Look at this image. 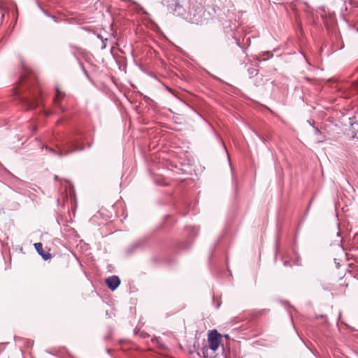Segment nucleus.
<instances>
[{
	"mask_svg": "<svg viewBox=\"0 0 358 358\" xmlns=\"http://www.w3.org/2000/svg\"><path fill=\"white\" fill-rule=\"evenodd\" d=\"M357 30H358V27H357Z\"/></svg>",
	"mask_w": 358,
	"mask_h": 358,
	"instance_id": "11",
	"label": "nucleus"
},
{
	"mask_svg": "<svg viewBox=\"0 0 358 358\" xmlns=\"http://www.w3.org/2000/svg\"><path fill=\"white\" fill-rule=\"evenodd\" d=\"M221 336L217 332L216 330L212 331L208 334V345H206L212 350H217L220 345Z\"/></svg>",
	"mask_w": 358,
	"mask_h": 358,
	"instance_id": "1",
	"label": "nucleus"
},
{
	"mask_svg": "<svg viewBox=\"0 0 358 358\" xmlns=\"http://www.w3.org/2000/svg\"><path fill=\"white\" fill-rule=\"evenodd\" d=\"M83 150V147H81L80 148H75V150Z\"/></svg>",
	"mask_w": 358,
	"mask_h": 358,
	"instance_id": "7",
	"label": "nucleus"
},
{
	"mask_svg": "<svg viewBox=\"0 0 358 358\" xmlns=\"http://www.w3.org/2000/svg\"><path fill=\"white\" fill-rule=\"evenodd\" d=\"M12 15H13V17L14 18L15 17V12L14 11L12 12Z\"/></svg>",
	"mask_w": 358,
	"mask_h": 358,
	"instance_id": "9",
	"label": "nucleus"
},
{
	"mask_svg": "<svg viewBox=\"0 0 358 358\" xmlns=\"http://www.w3.org/2000/svg\"><path fill=\"white\" fill-rule=\"evenodd\" d=\"M152 24L153 25V29H159V27H158L157 24Z\"/></svg>",
	"mask_w": 358,
	"mask_h": 358,
	"instance_id": "6",
	"label": "nucleus"
},
{
	"mask_svg": "<svg viewBox=\"0 0 358 358\" xmlns=\"http://www.w3.org/2000/svg\"><path fill=\"white\" fill-rule=\"evenodd\" d=\"M216 351L217 350H212L205 346L201 349V353L203 358H217Z\"/></svg>",
	"mask_w": 358,
	"mask_h": 358,
	"instance_id": "5",
	"label": "nucleus"
},
{
	"mask_svg": "<svg viewBox=\"0 0 358 358\" xmlns=\"http://www.w3.org/2000/svg\"><path fill=\"white\" fill-rule=\"evenodd\" d=\"M106 283L111 290H115L120 285V280L117 276L113 275L106 279Z\"/></svg>",
	"mask_w": 358,
	"mask_h": 358,
	"instance_id": "3",
	"label": "nucleus"
},
{
	"mask_svg": "<svg viewBox=\"0 0 358 358\" xmlns=\"http://www.w3.org/2000/svg\"><path fill=\"white\" fill-rule=\"evenodd\" d=\"M34 246L38 253L45 259L48 260L50 259L51 255L49 252H45L43 249V245L41 243H36Z\"/></svg>",
	"mask_w": 358,
	"mask_h": 358,
	"instance_id": "4",
	"label": "nucleus"
},
{
	"mask_svg": "<svg viewBox=\"0 0 358 358\" xmlns=\"http://www.w3.org/2000/svg\"><path fill=\"white\" fill-rule=\"evenodd\" d=\"M4 17H5V15H4V14H2V15H1V20H3Z\"/></svg>",
	"mask_w": 358,
	"mask_h": 358,
	"instance_id": "8",
	"label": "nucleus"
},
{
	"mask_svg": "<svg viewBox=\"0 0 358 358\" xmlns=\"http://www.w3.org/2000/svg\"><path fill=\"white\" fill-rule=\"evenodd\" d=\"M176 6L178 7V8H180V6H178L177 3H176Z\"/></svg>",
	"mask_w": 358,
	"mask_h": 358,
	"instance_id": "10",
	"label": "nucleus"
},
{
	"mask_svg": "<svg viewBox=\"0 0 358 358\" xmlns=\"http://www.w3.org/2000/svg\"><path fill=\"white\" fill-rule=\"evenodd\" d=\"M65 96V94L62 91L61 88L59 87H56V94L53 99V103L55 106H57L61 108L62 111H64V109L61 106L60 101Z\"/></svg>",
	"mask_w": 358,
	"mask_h": 358,
	"instance_id": "2",
	"label": "nucleus"
}]
</instances>
